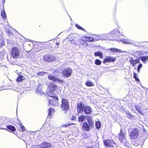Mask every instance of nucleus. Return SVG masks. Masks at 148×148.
<instances>
[{"label": "nucleus", "mask_w": 148, "mask_h": 148, "mask_svg": "<svg viewBox=\"0 0 148 148\" xmlns=\"http://www.w3.org/2000/svg\"><path fill=\"white\" fill-rule=\"evenodd\" d=\"M129 136L131 139L135 140L139 136V131L137 128H129L128 129Z\"/></svg>", "instance_id": "f257e3e1"}, {"label": "nucleus", "mask_w": 148, "mask_h": 148, "mask_svg": "<svg viewBox=\"0 0 148 148\" xmlns=\"http://www.w3.org/2000/svg\"><path fill=\"white\" fill-rule=\"evenodd\" d=\"M88 123L86 122L83 123L82 128L83 130L87 131L90 130L91 127H92L94 125V122L89 116L87 119Z\"/></svg>", "instance_id": "f03ea898"}, {"label": "nucleus", "mask_w": 148, "mask_h": 148, "mask_svg": "<svg viewBox=\"0 0 148 148\" xmlns=\"http://www.w3.org/2000/svg\"><path fill=\"white\" fill-rule=\"evenodd\" d=\"M60 106L62 110L66 112L69 109V103L68 100L65 98H62Z\"/></svg>", "instance_id": "7ed1b4c3"}, {"label": "nucleus", "mask_w": 148, "mask_h": 148, "mask_svg": "<svg viewBox=\"0 0 148 148\" xmlns=\"http://www.w3.org/2000/svg\"><path fill=\"white\" fill-rule=\"evenodd\" d=\"M58 88V87L57 85L52 82L48 86V95L50 97H52L53 95H54L53 92L56 90Z\"/></svg>", "instance_id": "20e7f679"}, {"label": "nucleus", "mask_w": 148, "mask_h": 148, "mask_svg": "<svg viewBox=\"0 0 148 148\" xmlns=\"http://www.w3.org/2000/svg\"><path fill=\"white\" fill-rule=\"evenodd\" d=\"M103 143L104 145L108 147L113 148L114 147L113 144L114 145H116V143L114 141L113 139H107L103 141Z\"/></svg>", "instance_id": "39448f33"}, {"label": "nucleus", "mask_w": 148, "mask_h": 148, "mask_svg": "<svg viewBox=\"0 0 148 148\" xmlns=\"http://www.w3.org/2000/svg\"><path fill=\"white\" fill-rule=\"evenodd\" d=\"M52 99H49L48 104L49 105L56 106L58 105V98L56 96H54L52 97Z\"/></svg>", "instance_id": "423d86ee"}, {"label": "nucleus", "mask_w": 148, "mask_h": 148, "mask_svg": "<svg viewBox=\"0 0 148 148\" xmlns=\"http://www.w3.org/2000/svg\"><path fill=\"white\" fill-rule=\"evenodd\" d=\"M72 72L71 69L69 67H68L62 71L61 73L63 76L68 77L71 76Z\"/></svg>", "instance_id": "0eeeda50"}, {"label": "nucleus", "mask_w": 148, "mask_h": 148, "mask_svg": "<svg viewBox=\"0 0 148 148\" xmlns=\"http://www.w3.org/2000/svg\"><path fill=\"white\" fill-rule=\"evenodd\" d=\"M126 132H124L122 129H121L120 132L118 134L119 140L121 143H123L124 140H126Z\"/></svg>", "instance_id": "6e6552de"}, {"label": "nucleus", "mask_w": 148, "mask_h": 148, "mask_svg": "<svg viewBox=\"0 0 148 148\" xmlns=\"http://www.w3.org/2000/svg\"><path fill=\"white\" fill-rule=\"evenodd\" d=\"M86 106L82 101L77 103V109L78 113H82L83 112Z\"/></svg>", "instance_id": "1a4fd4ad"}, {"label": "nucleus", "mask_w": 148, "mask_h": 148, "mask_svg": "<svg viewBox=\"0 0 148 148\" xmlns=\"http://www.w3.org/2000/svg\"><path fill=\"white\" fill-rule=\"evenodd\" d=\"M19 50L16 48H13L11 50V56L14 58H17L19 56Z\"/></svg>", "instance_id": "9d476101"}, {"label": "nucleus", "mask_w": 148, "mask_h": 148, "mask_svg": "<svg viewBox=\"0 0 148 148\" xmlns=\"http://www.w3.org/2000/svg\"><path fill=\"white\" fill-rule=\"evenodd\" d=\"M116 60V57H113L110 56L106 57L103 61V62L105 64L107 62H115Z\"/></svg>", "instance_id": "9b49d317"}, {"label": "nucleus", "mask_w": 148, "mask_h": 148, "mask_svg": "<svg viewBox=\"0 0 148 148\" xmlns=\"http://www.w3.org/2000/svg\"><path fill=\"white\" fill-rule=\"evenodd\" d=\"M83 111L86 114H90L92 113V110L90 106H86Z\"/></svg>", "instance_id": "f8f14e48"}, {"label": "nucleus", "mask_w": 148, "mask_h": 148, "mask_svg": "<svg viewBox=\"0 0 148 148\" xmlns=\"http://www.w3.org/2000/svg\"><path fill=\"white\" fill-rule=\"evenodd\" d=\"M43 43L39 42L38 43V45L35 51L36 52H38L44 49V46L43 45Z\"/></svg>", "instance_id": "ddd939ff"}, {"label": "nucleus", "mask_w": 148, "mask_h": 148, "mask_svg": "<svg viewBox=\"0 0 148 148\" xmlns=\"http://www.w3.org/2000/svg\"><path fill=\"white\" fill-rule=\"evenodd\" d=\"M82 38L84 39L85 40L86 42H92L94 41V38L88 37L87 36H84L82 37Z\"/></svg>", "instance_id": "4468645a"}, {"label": "nucleus", "mask_w": 148, "mask_h": 148, "mask_svg": "<svg viewBox=\"0 0 148 148\" xmlns=\"http://www.w3.org/2000/svg\"><path fill=\"white\" fill-rule=\"evenodd\" d=\"M7 127L8 129H6V128H2V129L8 131H9L8 130H9L13 132L15 131L16 130L15 127L11 125H7Z\"/></svg>", "instance_id": "2eb2a0df"}, {"label": "nucleus", "mask_w": 148, "mask_h": 148, "mask_svg": "<svg viewBox=\"0 0 148 148\" xmlns=\"http://www.w3.org/2000/svg\"><path fill=\"white\" fill-rule=\"evenodd\" d=\"M55 111V110L52 108H49L48 110V116L51 117Z\"/></svg>", "instance_id": "dca6fc26"}, {"label": "nucleus", "mask_w": 148, "mask_h": 148, "mask_svg": "<svg viewBox=\"0 0 148 148\" xmlns=\"http://www.w3.org/2000/svg\"><path fill=\"white\" fill-rule=\"evenodd\" d=\"M18 77L17 79V81L18 82H20L23 80H24L25 78L23 75H21L19 74V73H18Z\"/></svg>", "instance_id": "f3484780"}, {"label": "nucleus", "mask_w": 148, "mask_h": 148, "mask_svg": "<svg viewBox=\"0 0 148 148\" xmlns=\"http://www.w3.org/2000/svg\"><path fill=\"white\" fill-rule=\"evenodd\" d=\"M94 54L95 56H99L100 58L102 59L103 58V54L100 51L95 52Z\"/></svg>", "instance_id": "a211bd4d"}, {"label": "nucleus", "mask_w": 148, "mask_h": 148, "mask_svg": "<svg viewBox=\"0 0 148 148\" xmlns=\"http://www.w3.org/2000/svg\"><path fill=\"white\" fill-rule=\"evenodd\" d=\"M55 59V57L53 56L50 55L48 56L47 58V61L49 62H52Z\"/></svg>", "instance_id": "6ab92c4d"}, {"label": "nucleus", "mask_w": 148, "mask_h": 148, "mask_svg": "<svg viewBox=\"0 0 148 148\" xmlns=\"http://www.w3.org/2000/svg\"><path fill=\"white\" fill-rule=\"evenodd\" d=\"M48 78L50 80L53 81L54 82H56L57 80L56 78L51 75H49L48 76Z\"/></svg>", "instance_id": "aec40b11"}, {"label": "nucleus", "mask_w": 148, "mask_h": 148, "mask_svg": "<svg viewBox=\"0 0 148 148\" xmlns=\"http://www.w3.org/2000/svg\"><path fill=\"white\" fill-rule=\"evenodd\" d=\"M109 50L113 52L118 53L121 52L120 50L115 48H110L109 49Z\"/></svg>", "instance_id": "412c9836"}, {"label": "nucleus", "mask_w": 148, "mask_h": 148, "mask_svg": "<svg viewBox=\"0 0 148 148\" xmlns=\"http://www.w3.org/2000/svg\"><path fill=\"white\" fill-rule=\"evenodd\" d=\"M135 108L138 111L139 113H140L142 115L143 114L142 110L140 107L137 106H135Z\"/></svg>", "instance_id": "4be33fe9"}, {"label": "nucleus", "mask_w": 148, "mask_h": 148, "mask_svg": "<svg viewBox=\"0 0 148 148\" xmlns=\"http://www.w3.org/2000/svg\"><path fill=\"white\" fill-rule=\"evenodd\" d=\"M134 60L132 57H130L129 58V62L132 66H134L135 65V63Z\"/></svg>", "instance_id": "5701e85b"}, {"label": "nucleus", "mask_w": 148, "mask_h": 148, "mask_svg": "<svg viewBox=\"0 0 148 148\" xmlns=\"http://www.w3.org/2000/svg\"><path fill=\"white\" fill-rule=\"evenodd\" d=\"M143 62H145L148 60V56H142L139 57Z\"/></svg>", "instance_id": "b1692460"}, {"label": "nucleus", "mask_w": 148, "mask_h": 148, "mask_svg": "<svg viewBox=\"0 0 148 148\" xmlns=\"http://www.w3.org/2000/svg\"><path fill=\"white\" fill-rule=\"evenodd\" d=\"M85 119V116L83 115H81L78 117V120L79 122H82Z\"/></svg>", "instance_id": "393cba45"}, {"label": "nucleus", "mask_w": 148, "mask_h": 148, "mask_svg": "<svg viewBox=\"0 0 148 148\" xmlns=\"http://www.w3.org/2000/svg\"><path fill=\"white\" fill-rule=\"evenodd\" d=\"M86 85L87 86H92L94 85L93 83L90 81H87L85 83Z\"/></svg>", "instance_id": "a878e982"}, {"label": "nucleus", "mask_w": 148, "mask_h": 148, "mask_svg": "<svg viewBox=\"0 0 148 148\" xmlns=\"http://www.w3.org/2000/svg\"><path fill=\"white\" fill-rule=\"evenodd\" d=\"M95 64L97 65H99L101 64V62L98 59L95 60Z\"/></svg>", "instance_id": "bb28decb"}, {"label": "nucleus", "mask_w": 148, "mask_h": 148, "mask_svg": "<svg viewBox=\"0 0 148 148\" xmlns=\"http://www.w3.org/2000/svg\"><path fill=\"white\" fill-rule=\"evenodd\" d=\"M95 125H96V128L99 129L101 127V123L99 121H97Z\"/></svg>", "instance_id": "cd10ccee"}, {"label": "nucleus", "mask_w": 148, "mask_h": 148, "mask_svg": "<svg viewBox=\"0 0 148 148\" xmlns=\"http://www.w3.org/2000/svg\"><path fill=\"white\" fill-rule=\"evenodd\" d=\"M19 126L21 128L22 132H23L26 131V129L25 127L21 124V123H20Z\"/></svg>", "instance_id": "c85d7f7f"}, {"label": "nucleus", "mask_w": 148, "mask_h": 148, "mask_svg": "<svg viewBox=\"0 0 148 148\" xmlns=\"http://www.w3.org/2000/svg\"><path fill=\"white\" fill-rule=\"evenodd\" d=\"M75 26L78 29L82 30L84 32H86V30L85 29H84L82 27L79 25H78L77 24H76L75 25Z\"/></svg>", "instance_id": "c756f323"}, {"label": "nucleus", "mask_w": 148, "mask_h": 148, "mask_svg": "<svg viewBox=\"0 0 148 148\" xmlns=\"http://www.w3.org/2000/svg\"><path fill=\"white\" fill-rule=\"evenodd\" d=\"M133 77L135 79L136 81L139 82V80L137 77V74L135 73H134Z\"/></svg>", "instance_id": "7c9ffc66"}, {"label": "nucleus", "mask_w": 148, "mask_h": 148, "mask_svg": "<svg viewBox=\"0 0 148 148\" xmlns=\"http://www.w3.org/2000/svg\"><path fill=\"white\" fill-rule=\"evenodd\" d=\"M41 148H46V144L45 142H42L40 145Z\"/></svg>", "instance_id": "2f4dec72"}, {"label": "nucleus", "mask_w": 148, "mask_h": 148, "mask_svg": "<svg viewBox=\"0 0 148 148\" xmlns=\"http://www.w3.org/2000/svg\"><path fill=\"white\" fill-rule=\"evenodd\" d=\"M5 42L2 39H0V47L5 45Z\"/></svg>", "instance_id": "473e14b6"}, {"label": "nucleus", "mask_w": 148, "mask_h": 148, "mask_svg": "<svg viewBox=\"0 0 148 148\" xmlns=\"http://www.w3.org/2000/svg\"><path fill=\"white\" fill-rule=\"evenodd\" d=\"M79 42L81 45H84L85 43H86L85 40L82 38V39L80 40Z\"/></svg>", "instance_id": "72a5a7b5"}, {"label": "nucleus", "mask_w": 148, "mask_h": 148, "mask_svg": "<svg viewBox=\"0 0 148 148\" xmlns=\"http://www.w3.org/2000/svg\"><path fill=\"white\" fill-rule=\"evenodd\" d=\"M1 15L3 18H4L6 17V15L4 10H1Z\"/></svg>", "instance_id": "f704fd0d"}, {"label": "nucleus", "mask_w": 148, "mask_h": 148, "mask_svg": "<svg viewBox=\"0 0 148 148\" xmlns=\"http://www.w3.org/2000/svg\"><path fill=\"white\" fill-rule=\"evenodd\" d=\"M74 124L73 123H66V124H64V125H62V127H68V126L71 125H74Z\"/></svg>", "instance_id": "c9c22d12"}, {"label": "nucleus", "mask_w": 148, "mask_h": 148, "mask_svg": "<svg viewBox=\"0 0 148 148\" xmlns=\"http://www.w3.org/2000/svg\"><path fill=\"white\" fill-rule=\"evenodd\" d=\"M45 72H38L37 73V75H43L44 74H45Z\"/></svg>", "instance_id": "e433bc0d"}, {"label": "nucleus", "mask_w": 148, "mask_h": 148, "mask_svg": "<svg viewBox=\"0 0 148 148\" xmlns=\"http://www.w3.org/2000/svg\"><path fill=\"white\" fill-rule=\"evenodd\" d=\"M122 42L124 43L125 44H129L130 43V42L128 41V40H122Z\"/></svg>", "instance_id": "4c0bfd02"}, {"label": "nucleus", "mask_w": 148, "mask_h": 148, "mask_svg": "<svg viewBox=\"0 0 148 148\" xmlns=\"http://www.w3.org/2000/svg\"><path fill=\"white\" fill-rule=\"evenodd\" d=\"M134 61L135 62V64H137V63H139L140 60H139V58H137V59H136Z\"/></svg>", "instance_id": "58836bf2"}, {"label": "nucleus", "mask_w": 148, "mask_h": 148, "mask_svg": "<svg viewBox=\"0 0 148 148\" xmlns=\"http://www.w3.org/2000/svg\"><path fill=\"white\" fill-rule=\"evenodd\" d=\"M57 80H56V82L58 81L60 83H62L64 82V81L62 79H58V78H57Z\"/></svg>", "instance_id": "ea45409f"}, {"label": "nucleus", "mask_w": 148, "mask_h": 148, "mask_svg": "<svg viewBox=\"0 0 148 148\" xmlns=\"http://www.w3.org/2000/svg\"><path fill=\"white\" fill-rule=\"evenodd\" d=\"M143 65L142 64L140 63L137 66V69H140L142 68Z\"/></svg>", "instance_id": "a19ab883"}, {"label": "nucleus", "mask_w": 148, "mask_h": 148, "mask_svg": "<svg viewBox=\"0 0 148 148\" xmlns=\"http://www.w3.org/2000/svg\"><path fill=\"white\" fill-rule=\"evenodd\" d=\"M76 117L75 116H72L71 118V120H75L76 119Z\"/></svg>", "instance_id": "79ce46f5"}, {"label": "nucleus", "mask_w": 148, "mask_h": 148, "mask_svg": "<svg viewBox=\"0 0 148 148\" xmlns=\"http://www.w3.org/2000/svg\"><path fill=\"white\" fill-rule=\"evenodd\" d=\"M51 146V145L49 143H47V147H50Z\"/></svg>", "instance_id": "37998d69"}, {"label": "nucleus", "mask_w": 148, "mask_h": 148, "mask_svg": "<svg viewBox=\"0 0 148 148\" xmlns=\"http://www.w3.org/2000/svg\"><path fill=\"white\" fill-rule=\"evenodd\" d=\"M60 72L57 70H55L53 72V73H59Z\"/></svg>", "instance_id": "c03bdc74"}, {"label": "nucleus", "mask_w": 148, "mask_h": 148, "mask_svg": "<svg viewBox=\"0 0 148 148\" xmlns=\"http://www.w3.org/2000/svg\"><path fill=\"white\" fill-rule=\"evenodd\" d=\"M38 88L37 89V90H36V91L37 92H38L40 94H42V93H43H43H42V92L41 91V92H38Z\"/></svg>", "instance_id": "a18cd8bd"}, {"label": "nucleus", "mask_w": 148, "mask_h": 148, "mask_svg": "<svg viewBox=\"0 0 148 148\" xmlns=\"http://www.w3.org/2000/svg\"><path fill=\"white\" fill-rule=\"evenodd\" d=\"M114 31H112V32H111L110 34H111L112 35L113 34H114Z\"/></svg>", "instance_id": "49530a36"}, {"label": "nucleus", "mask_w": 148, "mask_h": 148, "mask_svg": "<svg viewBox=\"0 0 148 148\" xmlns=\"http://www.w3.org/2000/svg\"><path fill=\"white\" fill-rule=\"evenodd\" d=\"M128 114V115L129 116H131V117H133V116L132 115H131L130 113H129L128 114Z\"/></svg>", "instance_id": "de8ad7c7"}, {"label": "nucleus", "mask_w": 148, "mask_h": 148, "mask_svg": "<svg viewBox=\"0 0 148 148\" xmlns=\"http://www.w3.org/2000/svg\"><path fill=\"white\" fill-rule=\"evenodd\" d=\"M86 148H94V147L92 146H89V147H88Z\"/></svg>", "instance_id": "09e8293b"}, {"label": "nucleus", "mask_w": 148, "mask_h": 148, "mask_svg": "<svg viewBox=\"0 0 148 148\" xmlns=\"http://www.w3.org/2000/svg\"><path fill=\"white\" fill-rule=\"evenodd\" d=\"M84 136V137L85 138H87V137H88V136H87L86 137H85L84 136H87V135L86 134H84V135H83Z\"/></svg>", "instance_id": "8fccbe9b"}, {"label": "nucleus", "mask_w": 148, "mask_h": 148, "mask_svg": "<svg viewBox=\"0 0 148 148\" xmlns=\"http://www.w3.org/2000/svg\"><path fill=\"white\" fill-rule=\"evenodd\" d=\"M59 43L58 42H57L56 43V45L58 46V45H59Z\"/></svg>", "instance_id": "3c124183"}, {"label": "nucleus", "mask_w": 148, "mask_h": 148, "mask_svg": "<svg viewBox=\"0 0 148 148\" xmlns=\"http://www.w3.org/2000/svg\"><path fill=\"white\" fill-rule=\"evenodd\" d=\"M140 71V69H137V71L138 73H139Z\"/></svg>", "instance_id": "603ef678"}, {"label": "nucleus", "mask_w": 148, "mask_h": 148, "mask_svg": "<svg viewBox=\"0 0 148 148\" xmlns=\"http://www.w3.org/2000/svg\"><path fill=\"white\" fill-rule=\"evenodd\" d=\"M29 40H30L29 39H26V40L25 41H29Z\"/></svg>", "instance_id": "864d4df0"}, {"label": "nucleus", "mask_w": 148, "mask_h": 148, "mask_svg": "<svg viewBox=\"0 0 148 148\" xmlns=\"http://www.w3.org/2000/svg\"><path fill=\"white\" fill-rule=\"evenodd\" d=\"M32 45V43H31V44H28V45Z\"/></svg>", "instance_id": "5fc2aeb1"}, {"label": "nucleus", "mask_w": 148, "mask_h": 148, "mask_svg": "<svg viewBox=\"0 0 148 148\" xmlns=\"http://www.w3.org/2000/svg\"><path fill=\"white\" fill-rule=\"evenodd\" d=\"M8 32L9 33H10V30H8Z\"/></svg>", "instance_id": "6e6d98bb"}, {"label": "nucleus", "mask_w": 148, "mask_h": 148, "mask_svg": "<svg viewBox=\"0 0 148 148\" xmlns=\"http://www.w3.org/2000/svg\"><path fill=\"white\" fill-rule=\"evenodd\" d=\"M34 147V146H32L31 148H33Z\"/></svg>", "instance_id": "4d7b16f0"}, {"label": "nucleus", "mask_w": 148, "mask_h": 148, "mask_svg": "<svg viewBox=\"0 0 148 148\" xmlns=\"http://www.w3.org/2000/svg\"><path fill=\"white\" fill-rule=\"evenodd\" d=\"M29 132V131H28V132H27V133H29V132Z\"/></svg>", "instance_id": "13d9d810"}, {"label": "nucleus", "mask_w": 148, "mask_h": 148, "mask_svg": "<svg viewBox=\"0 0 148 148\" xmlns=\"http://www.w3.org/2000/svg\"><path fill=\"white\" fill-rule=\"evenodd\" d=\"M1 90H0V91Z\"/></svg>", "instance_id": "bf43d9fd"}]
</instances>
